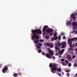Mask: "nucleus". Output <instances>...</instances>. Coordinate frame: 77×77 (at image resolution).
<instances>
[{"instance_id": "nucleus-30", "label": "nucleus", "mask_w": 77, "mask_h": 77, "mask_svg": "<svg viewBox=\"0 0 77 77\" xmlns=\"http://www.w3.org/2000/svg\"><path fill=\"white\" fill-rule=\"evenodd\" d=\"M65 62L66 63H67V64H68V63H69V62H68V61L66 60H65Z\"/></svg>"}, {"instance_id": "nucleus-21", "label": "nucleus", "mask_w": 77, "mask_h": 77, "mask_svg": "<svg viewBox=\"0 0 77 77\" xmlns=\"http://www.w3.org/2000/svg\"><path fill=\"white\" fill-rule=\"evenodd\" d=\"M38 53H41L42 52V50L41 49H38Z\"/></svg>"}, {"instance_id": "nucleus-6", "label": "nucleus", "mask_w": 77, "mask_h": 77, "mask_svg": "<svg viewBox=\"0 0 77 77\" xmlns=\"http://www.w3.org/2000/svg\"><path fill=\"white\" fill-rule=\"evenodd\" d=\"M60 46H57V45H55L54 48H55V51L56 52H58V51H60V48L59 47Z\"/></svg>"}, {"instance_id": "nucleus-23", "label": "nucleus", "mask_w": 77, "mask_h": 77, "mask_svg": "<svg viewBox=\"0 0 77 77\" xmlns=\"http://www.w3.org/2000/svg\"><path fill=\"white\" fill-rule=\"evenodd\" d=\"M70 47H74V45L72 44H70Z\"/></svg>"}, {"instance_id": "nucleus-47", "label": "nucleus", "mask_w": 77, "mask_h": 77, "mask_svg": "<svg viewBox=\"0 0 77 77\" xmlns=\"http://www.w3.org/2000/svg\"><path fill=\"white\" fill-rule=\"evenodd\" d=\"M75 51H77V48L75 49Z\"/></svg>"}, {"instance_id": "nucleus-48", "label": "nucleus", "mask_w": 77, "mask_h": 77, "mask_svg": "<svg viewBox=\"0 0 77 77\" xmlns=\"http://www.w3.org/2000/svg\"><path fill=\"white\" fill-rule=\"evenodd\" d=\"M2 66V65L0 64V67H1Z\"/></svg>"}, {"instance_id": "nucleus-35", "label": "nucleus", "mask_w": 77, "mask_h": 77, "mask_svg": "<svg viewBox=\"0 0 77 77\" xmlns=\"http://www.w3.org/2000/svg\"><path fill=\"white\" fill-rule=\"evenodd\" d=\"M66 74H67V76H68V77H69V75H70L69 73H67Z\"/></svg>"}, {"instance_id": "nucleus-12", "label": "nucleus", "mask_w": 77, "mask_h": 77, "mask_svg": "<svg viewBox=\"0 0 77 77\" xmlns=\"http://www.w3.org/2000/svg\"><path fill=\"white\" fill-rule=\"evenodd\" d=\"M65 51L64 49H63L61 50V51H59V52H58L59 54H62L63 53V52Z\"/></svg>"}, {"instance_id": "nucleus-11", "label": "nucleus", "mask_w": 77, "mask_h": 77, "mask_svg": "<svg viewBox=\"0 0 77 77\" xmlns=\"http://www.w3.org/2000/svg\"><path fill=\"white\" fill-rule=\"evenodd\" d=\"M48 26H44V27L42 29V30L43 32H45L47 29V28L48 27Z\"/></svg>"}, {"instance_id": "nucleus-37", "label": "nucleus", "mask_w": 77, "mask_h": 77, "mask_svg": "<svg viewBox=\"0 0 77 77\" xmlns=\"http://www.w3.org/2000/svg\"><path fill=\"white\" fill-rule=\"evenodd\" d=\"M61 61H62V62H63V61H65L64 59H61Z\"/></svg>"}, {"instance_id": "nucleus-20", "label": "nucleus", "mask_w": 77, "mask_h": 77, "mask_svg": "<svg viewBox=\"0 0 77 77\" xmlns=\"http://www.w3.org/2000/svg\"><path fill=\"white\" fill-rule=\"evenodd\" d=\"M61 63L63 66H66V64L63 62H61Z\"/></svg>"}, {"instance_id": "nucleus-49", "label": "nucleus", "mask_w": 77, "mask_h": 77, "mask_svg": "<svg viewBox=\"0 0 77 77\" xmlns=\"http://www.w3.org/2000/svg\"><path fill=\"white\" fill-rule=\"evenodd\" d=\"M76 75L77 76V73L76 74Z\"/></svg>"}, {"instance_id": "nucleus-13", "label": "nucleus", "mask_w": 77, "mask_h": 77, "mask_svg": "<svg viewBox=\"0 0 77 77\" xmlns=\"http://www.w3.org/2000/svg\"><path fill=\"white\" fill-rule=\"evenodd\" d=\"M48 51H49V55L51 56H53V55H54V53L52 51H50V50H48Z\"/></svg>"}, {"instance_id": "nucleus-9", "label": "nucleus", "mask_w": 77, "mask_h": 77, "mask_svg": "<svg viewBox=\"0 0 77 77\" xmlns=\"http://www.w3.org/2000/svg\"><path fill=\"white\" fill-rule=\"evenodd\" d=\"M68 42L69 44H72V40L71 38H69L68 39Z\"/></svg>"}, {"instance_id": "nucleus-4", "label": "nucleus", "mask_w": 77, "mask_h": 77, "mask_svg": "<svg viewBox=\"0 0 77 77\" xmlns=\"http://www.w3.org/2000/svg\"><path fill=\"white\" fill-rule=\"evenodd\" d=\"M72 25L73 26V29L75 30L77 28V23L75 22H73L72 23Z\"/></svg>"}, {"instance_id": "nucleus-16", "label": "nucleus", "mask_w": 77, "mask_h": 77, "mask_svg": "<svg viewBox=\"0 0 77 77\" xmlns=\"http://www.w3.org/2000/svg\"><path fill=\"white\" fill-rule=\"evenodd\" d=\"M72 41H77V37L75 38H71Z\"/></svg>"}, {"instance_id": "nucleus-39", "label": "nucleus", "mask_w": 77, "mask_h": 77, "mask_svg": "<svg viewBox=\"0 0 77 77\" xmlns=\"http://www.w3.org/2000/svg\"><path fill=\"white\" fill-rule=\"evenodd\" d=\"M66 72H69V70H66Z\"/></svg>"}, {"instance_id": "nucleus-14", "label": "nucleus", "mask_w": 77, "mask_h": 77, "mask_svg": "<svg viewBox=\"0 0 77 77\" xmlns=\"http://www.w3.org/2000/svg\"><path fill=\"white\" fill-rule=\"evenodd\" d=\"M57 45V46H58L59 47H61V43H60L59 42H57L56 44L55 45V46Z\"/></svg>"}, {"instance_id": "nucleus-38", "label": "nucleus", "mask_w": 77, "mask_h": 77, "mask_svg": "<svg viewBox=\"0 0 77 77\" xmlns=\"http://www.w3.org/2000/svg\"><path fill=\"white\" fill-rule=\"evenodd\" d=\"M38 45H39V46H42V44H41V43H39L38 44Z\"/></svg>"}, {"instance_id": "nucleus-22", "label": "nucleus", "mask_w": 77, "mask_h": 77, "mask_svg": "<svg viewBox=\"0 0 77 77\" xmlns=\"http://www.w3.org/2000/svg\"><path fill=\"white\" fill-rule=\"evenodd\" d=\"M57 32H56L55 33H54V36L55 37H56V36H57Z\"/></svg>"}, {"instance_id": "nucleus-7", "label": "nucleus", "mask_w": 77, "mask_h": 77, "mask_svg": "<svg viewBox=\"0 0 77 77\" xmlns=\"http://www.w3.org/2000/svg\"><path fill=\"white\" fill-rule=\"evenodd\" d=\"M8 68L6 66H5L2 69V71L3 73H6V71H8Z\"/></svg>"}, {"instance_id": "nucleus-34", "label": "nucleus", "mask_w": 77, "mask_h": 77, "mask_svg": "<svg viewBox=\"0 0 77 77\" xmlns=\"http://www.w3.org/2000/svg\"><path fill=\"white\" fill-rule=\"evenodd\" d=\"M69 66H71V63H69V64H68Z\"/></svg>"}, {"instance_id": "nucleus-10", "label": "nucleus", "mask_w": 77, "mask_h": 77, "mask_svg": "<svg viewBox=\"0 0 77 77\" xmlns=\"http://www.w3.org/2000/svg\"><path fill=\"white\" fill-rule=\"evenodd\" d=\"M71 18H73L74 21H75V20L76 19H75V14H71Z\"/></svg>"}, {"instance_id": "nucleus-17", "label": "nucleus", "mask_w": 77, "mask_h": 77, "mask_svg": "<svg viewBox=\"0 0 77 77\" xmlns=\"http://www.w3.org/2000/svg\"><path fill=\"white\" fill-rule=\"evenodd\" d=\"M46 56L48 58H50L51 57V56L48 53H47L46 54Z\"/></svg>"}, {"instance_id": "nucleus-27", "label": "nucleus", "mask_w": 77, "mask_h": 77, "mask_svg": "<svg viewBox=\"0 0 77 77\" xmlns=\"http://www.w3.org/2000/svg\"><path fill=\"white\" fill-rule=\"evenodd\" d=\"M42 55H43V56H45V53L44 52H42Z\"/></svg>"}, {"instance_id": "nucleus-32", "label": "nucleus", "mask_w": 77, "mask_h": 77, "mask_svg": "<svg viewBox=\"0 0 77 77\" xmlns=\"http://www.w3.org/2000/svg\"><path fill=\"white\" fill-rule=\"evenodd\" d=\"M52 58H53V60H55V59H56V57H54V56H53L52 57Z\"/></svg>"}, {"instance_id": "nucleus-18", "label": "nucleus", "mask_w": 77, "mask_h": 77, "mask_svg": "<svg viewBox=\"0 0 77 77\" xmlns=\"http://www.w3.org/2000/svg\"><path fill=\"white\" fill-rule=\"evenodd\" d=\"M67 57L68 59L69 60H72V58H71V55H67Z\"/></svg>"}, {"instance_id": "nucleus-24", "label": "nucleus", "mask_w": 77, "mask_h": 77, "mask_svg": "<svg viewBox=\"0 0 77 77\" xmlns=\"http://www.w3.org/2000/svg\"><path fill=\"white\" fill-rule=\"evenodd\" d=\"M45 39H49L50 38V36L47 35L45 37Z\"/></svg>"}, {"instance_id": "nucleus-29", "label": "nucleus", "mask_w": 77, "mask_h": 77, "mask_svg": "<svg viewBox=\"0 0 77 77\" xmlns=\"http://www.w3.org/2000/svg\"><path fill=\"white\" fill-rule=\"evenodd\" d=\"M58 39L59 41H60V39H61V37L60 36V35L59 36Z\"/></svg>"}, {"instance_id": "nucleus-5", "label": "nucleus", "mask_w": 77, "mask_h": 77, "mask_svg": "<svg viewBox=\"0 0 77 77\" xmlns=\"http://www.w3.org/2000/svg\"><path fill=\"white\" fill-rule=\"evenodd\" d=\"M46 45L50 47V48H53V47H54L53 43L51 44L50 43H46Z\"/></svg>"}, {"instance_id": "nucleus-41", "label": "nucleus", "mask_w": 77, "mask_h": 77, "mask_svg": "<svg viewBox=\"0 0 77 77\" xmlns=\"http://www.w3.org/2000/svg\"><path fill=\"white\" fill-rule=\"evenodd\" d=\"M58 75H59V76H61V74L60 73L58 74Z\"/></svg>"}, {"instance_id": "nucleus-26", "label": "nucleus", "mask_w": 77, "mask_h": 77, "mask_svg": "<svg viewBox=\"0 0 77 77\" xmlns=\"http://www.w3.org/2000/svg\"><path fill=\"white\" fill-rule=\"evenodd\" d=\"M36 47L38 48V49H41V48L40 47V46H38V45H37L36 46Z\"/></svg>"}, {"instance_id": "nucleus-51", "label": "nucleus", "mask_w": 77, "mask_h": 77, "mask_svg": "<svg viewBox=\"0 0 77 77\" xmlns=\"http://www.w3.org/2000/svg\"><path fill=\"white\" fill-rule=\"evenodd\" d=\"M76 77H77V76H76Z\"/></svg>"}, {"instance_id": "nucleus-2", "label": "nucleus", "mask_w": 77, "mask_h": 77, "mask_svg": "<svg viewBox=\"0 0 77 77\" xmlns=\"http://www.w3.org/2000/svg\"><path fill=\"white\" fill-rule=\"evenodd\" d=\"M49 66L51 68H52L51 69V71L53 73L56 72L54 71H57V70L59 72H60L62 71V69L60 68H58V66L56 64H53L51 63L49 64Z\"/></svg>"}, {"instance_id": "nucleus-15", "label": "nucleus", "mask_w": 77, "mask_h": 77, "mask_svg": "<svg viewBox=\"0 0 77 77\" xmlns=\"http://www.w3.org/2000/svg\"><path fill=\"white\" fill-rule=\"evenodd\" d=\"M58 37H54L53 38H52L51 39V41H53L54 40H57V39H58Z\"/></svg>"}, {"instance_id": "nucleus-28", "label": "nucleus", "mask_w": 77, "mask_h": 77, "mask_svg": "<svg viewBox=\"0 0 77 77\" xmlns=\"http://www.w3.org/2000/svg\"><path fill=\"white\" fill-rule=\"evenodd\" d=\"M21 74H22V73H21V72L18 73V75H19L21 76Z\"/></svg>"}, {"instance_id": "nucleus-1", "label": "nucleus", "mask_w": 77, "mask_h": 77, "mask_svg": "<svg viewBox=\"0 0 77 77\" xmlns=\"http://www.w3.org/2000/svg\"><path fill=\"white\" fill-rule=\"evenodd\" d=\"M31 32L33 34V36L31 37V39L32 40H34V42L35 44H38L39 43V40L36 39H39V37L38 34H42V31L39 29H35V30L32 29Z\"/></svg>"}, {"instance_id": "nucleus-42", "label": "nucleus", "mask_w": 77, "mask_h": 77, "mask_svg": "<svg viewBox=\"0 0 77 77\" xmlns=\"http://www.w3.org/2000/svg\"><path fill=\"white\" fill-rule=\"evenodd\" d=\"M74 32H75V31H73L72 32V33H74Z\"/></svg>"}, {"instance_id": "nucleus-3", "label": "nucleus", "mask_w": 77, "mask_h": 77, "mask_svg": "<svg viewBox=\"0 0 77 77\" xmlns=\"http://www.w3.org/2000/svg\"><path fill=\"white\" fill-rule=\"evenodd\" d=\"M61 45H62L61 48H65L67 44L65 42H62L61 43Z\"/></svg>"}, {"instance_id": "nucleus-44", "label": "nucleus", "mask_w": 77, "mask_h": 77, "mask_svg": "<svg viewBox=\"0 0 77 77\" xmlns=\"http://www.w3.org/2000/svg\"><path fill=\"white\" fill-rule=\"evenodd\" d=\"M74 66H77V64H74Z\"/></svg>"}, {"instance_id": "nucleus-40", "label": "nucleus", "mask_w": 77, "mask_h": 77, "mask_svg": "<svg viewBox=\"0 0 77 77\" xmlns=\"http://www.w3.org/2000/svg\"><path fill=\"white\" fill-rule=\"evenodd\" d=\"M63 39H65L66 38V37H65V36H63Z\"/></svg>"}, {"instance_id": "nucleus-25", "label": "nucleus", "mask_w": 77, "mask_h": 77, "mask_svg": "<svg viewBox=\"0 0 77 77\" xmlns=\"http://www.w3.org/2000/svg\"><path fill=\"white\" fill-rule=\"evenodd\" d=\"M68 24L69 25H71V23L70 20L68 21Z\"/></svg>"}, {"instance_id": "nucleus-43", "label": "nucleus", "mask_w": 77, "mask_h": 77, "mask_svg": "<svg viewBox=\"0 0 77 77\" xmlns=\"http://www.w3.org/2000/svg\"><path fill=\"white\" fill-rule=\"evenodd\" d=\"M75 34H77V30L75 31Z\"/></svg>"}, {"instance_id": "nucleus-36", "label": "nucleus", "mask_w": 77, "mask_h": 77, "mask_svg": "<svg viewBox=\"0 0 77 77\" xmlns=\"http://www.w3.org/2000/svg\"><path fill=\"white\" fill-rule=\"evenodd\" d=\"M53 33H51L50 34V36H53Z\"/></svg>"}, {"instance_id": "nucleus-45", "label": "nucleus", "mask_w": 77, "mask_h": 77, "mask_svg": "<svg viewBox=\"0 0 77 77\" xmlns=\"http://www.w3.org/2000/svg\"><path fill=\"white\" fill-rule=\"evenodd\" d=\"M63 33H61V36H62V35H63Z\"/></svg>"}, {"instance_id": "nucleus-31", "label": "nucleus", "mask_w": 77, "mask_h": 77, "mask_svg": "<svg viewBox=\"0 0 77 77\" xmlns=\"http://www.w3.org/2000/svg\"><path fill=\"white\" fill-rule=\"evenodd\" d=\"M75 57H76V56H75V55H74L72 57V58L73 59H75Z\"/></svg>"}, {"instance_id": "nucleus-19", "label": "nucleus", "mask_w": 77, "mask_h": 77, "mask_svg": "<svg viewBox=\"0 0 77 77\" xmlns=\"http://www.w3.org/2000/svg\"><path fill=\"white\" fill-rule=\"evenodd\" d=\"M18 74L17 73H15L13 74V76L14 77H18Z\"/></svg>"}, {"instance_id": "nucleus-8", "label": "nucleus", "mask_w": 77, "mask_h": 77, "mask_svg": "<svg viewBox=\"0 0 77 77\" xmlns=\"http://www.w3.org/2000/svg\"><path fill=\"white\" fill-rule=\"evenodd\" d=\"M46 32L48 33H50L53 32V30L51 29H47Z\"/></svg>"}, {"instance_id": "nucleus-46", "label": "nucleus", "mask_w": 77, "mask_h": 77, "mask_svg": "<svg viewBox=\"0 0 77 77\" xmlns=\"http://www.w3.org/2000/svg\"><path fill=\"white\" fill-rule=\"evenodd\" d=\"M75 46H77V43H76L75 44Z\"/></svg>"}, {"instance_id": "nucleus-33", "label": "nucleus", "mask_w": 77, "mask_h": 77, "mask_svg": "<svg viewBox=\"0 0 77 77\" xmlns=\"http://www.w3.org/2000/svg\"><path fill=\"white\" fill-rule=\"evenodd\" d=\"M39 41L40 42H44V40H42V39H40Z\"/></svg>"}, {"instance_id": "nucleus-50", "label": "nucleus", "mask_w": 77, "mask_h": 77, "mask_svg": "<svg viewBox=\"0 0 77 77\" xmlns=\"http://www.w3.org/2000/svg\"><path fill=\"white\" fill-rule=\"evenodd\" d=\"M62 73L63 74V72H62Z\"/></svg>"}]
</instances>
